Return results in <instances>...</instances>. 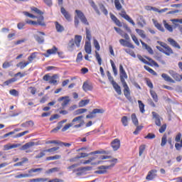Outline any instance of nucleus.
<instances>
[{"label": "nucleus", "mask_w": 182, "mask_h": 182, "mask_svg": "<svg viewBox=\"0 0 182 182\" xmlns=\"http://www.w3.org/2000/svg\"><path fill=\"white\" fill-rule=\"evenodd\" d=\"M152 116L153 119L155 120V124H156L158 127L161 126V117L159 114H157L156 112H152Z\"/></svg>", "instance_id": "nucleus-14"}, {"label": "nucleus", "mask_w": 182, "mask_h": 182, "mask_svg": "<svg viewBox=\"0 0 182 182\" xmlns=\"http://www.w3.org/2000/svg\"><path fill=\"white\" fill-rule=\"evenodd\" d=\"M33 121L30 120V121H27L23 124H21V127H33Z\"/></svg>", "instance_id": "nucleus-29"}, {"label": "nucleus", "mask_w": 182, "mask_h": 182, "mask_svg": "<svg viewBox=\"0 0 182 182\" xmlns=\"http://www.w3.org/2000/svg\"><path fill=\"white\" fill-rule=\"evenodd\" d=\"M159 133H164L166 129H167V124H164L163 125L159 127Z\"/></svg>", "instance_id": "nucleus-59"}, {"label": "nucleus", "mask_w": 182, "mask_h": 182, "mask_svg": "<svg viewBox=\"0 0 182 182\" xmlns=\"http://www.w3.org/2000/svg\"><path fill=\"white\" fill-rule=\"evenodd\" d=\"M144 69L146 70H147V72H149V73H151V75H153L154 76H157V73H156V71H154L153 69H151L150 67L147 66V65H144Z\"/></svg>", "instance_id": "nucleus-38"}, {"label": "nucleus", "mask_w": 182, "mask_h": 182, "mask_svg": "<svg viewBox=\"0 0 182 182\" xmlns=\"http://www.w3.org/2000/svg\"><path fill=\"white\" fill-rule=\"evenodd\" d=\"M132 120L134 126H139V120L137 119V117L136 116V114H132Z\"/></svg>", "instance_id": "nucleus-44"}, {"label": "nucleus", "mask_w": 182, "mask_h": 182, "mask_svg": "<svg viewBox=\"0 0 182 182\" xmlns=\"http://www.w3.org/2000/svg\"><path fill=\"white\" fill-rule=\"evenodd\" d=\"M94 46L97 50H100V44H99V41L96 39H94Z\"/></svg>", "instance_id": "nucleus-61"}, {"label": "nucleus", "mask_w": 182, "mask_h": 182, "mask_svg": "<svg viewBox=\"0 0 182 182\" xmlns=\"http://www.w3.org/2000/svg\"><path fill=\"white\" fill-rule=\"evenodd\" d=\"M26 177H31V175L28 173H21L19 175H16L15 178H25Z\"/></svg>", "instance_id": "nucleus-52"}, {"label": "nucleus", "mask_w": 182, "mask_h": 182, "mask_svg": "<svg viewBox=\"0 0 182 182\" xmlns=\"http://www.w3.org/2000/svg\"><path fill=\"white\" fill-rule=\"evenodd\" d=\"M145 139H149V140H151L153 139H156V134L152 133H149L147 136L144 137Z\"/></svg>", "instance_id": "nucleus-62"}, {"label": "nucleus", "mask_w": 182, "mask_h": 182, "mask_svg": "<svg viewBox=\"0 0 182 182\" xmlns=\"http://www.w3.org/2000/svg\"><path fill=\"white\" fill-rule=\"evenodd\" d=\"M136 33H138V35H139L142 39H146V33H144V31L141 30V29H139V28H136Z\"/></svg>", "instance_id": "nucleus-36"}, {"label": "nucleus", "mask_w": 182, "mask_h": 182, "mask_svg": "<svg viewBox=\"0 0 182 182\" xmlns=\"http://www.w3.org/2000/svg\"><path fill=\"white\" fill-rule=\"evenodd\" d=\"M35 39L38 43H43L45 42L43 37H41L39 36H35Z\"/></svg>", "instance_id": "nucleus-53"}, {"label": "nucleus", "mask_w": 182, "mask_h": 182, "mask_svg": "<svg viewBox=\"0 0 182 182\" xmlns=\"http://www.w3.org/2000/svg\"><path fill=\"white\" fill-rule=\"evenodd\" d=\"M86 32V41L85 42H90L92 41V33L90 32V30H89L87 28H85Z\"/></svg>", "instance_id": "nucleus-30"}, {"label": "nucleus", "mask_w": 182, "mask_h": 182, "mask_svg": "<svg viewBox=\"0 0 182 182\" xmlns=\"http://www.w3.org/2000/svg\"><path fill=\"white\" fill-rule=\"evenodd\" d=\"M111 147L113 149L114 151H117L120 149V139H115L111 142Z\"/></svg>", "instance_id": "nucleus-12"}, {"label": "nucleus", "mask_w": 182, "mask_h": 182, "mask_svg": "<svg viewBox=\"0 0 182 182\" xmlns=\"http://www.w3.org/2000/svg\"><path fill=\"white\" fill-rule=\"evenodd\" d=\"M166 144H167V135L164 134L161 138V147H164Z\"/></svg>", "instance_id": "nucleus-49"}, {"label": "nucleus", "mask_w": 182, "mask_h": 182, "mask_svg": "<svg viewBox=\"0 0 182 182\" xmlns=\"http://www.w3.org/2000/svg\"><path fill=\"white\" fill-rule=\"evenodd\" d=\"M161 77L164 78L165 82H169V83H176V81L171 78L166 73H162L161 74Z\"/></svg>", "instance_id": "nucleus-19"}, {"label": "nucleus", "mask_w": 182, "mask_h": 182, "mask_svg": "<svg viewBox=\"0 0 182 182\" xmlns=\"http://www.w3.org/2000/svg\"><path fill=\"white\" fill-rule=\"evenodd\" d=\"M140 42L143 46V48H145L146 50H147V52L150 53V55H153L154 53V51H153V48L149 46L146 43L143 42V41L140 40Z\"/></svg>", "instance_id": "nucleus-24"}, {"label": "nucleus", "mask_w": 182, "mask_h": 182, "mask_svg": "<svg viewBox=\"0 0 182 182\" xmlns=\"http://www.w3.org/2000/svg\"><path fill=\"white\" fill-rule=\"evenodd\" d=\"M31 9L33 11V12H35V14H37L38 15H43V12L35 6L31 7Z\"/></svg>", "instance_id": "nucleus-47"}, {"label": "nucleus", "mask_w": 182, "mask_h": 182, "mask_svg": "<svg viewBox=\"0 0 182 182\" xmlns=\"http://www.w3.org/2000/svg\"><path fill=\"white\" fill-rule=\"evenodd\" d=\"M75 14L77 16L74 18L75 26L77 28L79 26V19H80L81 22L84 23V25L89 26V22L87 21V18L85 16V14L80 10H75Z\"/></svg>", "instance_id": "nucleus-3"}, {"label": "nucleus", "mask_w": 182, "mask_h": 182, "mask_svg": "<svg viewBox=\"0 0 182 182\" xmlns=\"http://www.w3.org/2000/svg\"><path fill=\"white\" fill-rule=\"evenodd\" d=\"M82 42V36L75 35V39H71L68 46V50L70 52H73L75 49V44L76 45L77 48H80V43Z\"/></svg>", "instance_id": "nucleus-4"}, {"label": "nucleus", "mask_w": 182, "mask_h": 182, "mask_svg": "<svg viewBox=\"0 0 182 182\" xmlns=\"http://www.w3.org/2000/svg\"><path fill=\"white\" fill-rule=\"evenodd\" d=\"M168 42L173 48H177V49H181V47L180 46V45L178 44L177 42L174 39H173L171 38H168Z\"/></svg>", "instance_id": "nucleus-20"}, {"label": "nucleus", "mask_w": 182, "mask_h": 182, "mask_svg": "<svg viewBox=\"0 0 182 182\" xmlns=\"http://www.w3.org/2000/svg\"><path fill=\"white\" fill-rule=\"evenodd\" d=\"M111 66L112 68V71L114 73V76H117V68H116V65L114 64V62L112 61V60H110Z\"/></svg>", "instance_id": "nucleus-42"}, {"label": "nucleus", "mask_w": 182, "mask_h": 182, "mask_svg": "<svg viewBox=\"0 0 182 182\" xmlns=\"http://www.w3.org/2000/svg\"><path fill=\"white\" fill-rule=\"evenodd\" d=\"M89 3L90 4L92 8L95 11V12L98 14L100 15V11H99V9H97V6L95 4V1L93 0H90Z\"/></svg>", "instance_id": "nucleus-32"}, {"label": "nucleus", "mask_w": 182, "mask_h": 182, "mask_svg": "<svg viewBox=\"0 0 182 182\" xmlns=\"http://www.w3.org/2000/svg\"><path fill=\"white\" fill-rule=\"evenodd\" d=\"M85 50L88 55L92 53V43L90 42H85Z\"/></svg>", "instance_id": "nucleus-23"}, {"label": "nucleus", "mask_w": 182, "mask_h": 182, "mask_svg": "<svg viewBox=\"0 0 182 182\" xmlns=\"http://www.w3.org/2000/svg\"><path fill=\"white\" fill-rule=\"evenodd\" d=\"M168 73L175 80H176V82H180V74L177 73L176 71L173 70H169Z\"/></svg>", "instance_id": "nucleus-16"}, {"label": "nucleus", "mask_w": 182, "mask_h": 182, "mask_svg": "<svg viewBox=\"0 0 182 182\" xmlns=\"http://www.w3.org/2000/svg\"><path fill=\"white\" fill-rule=\"evenodd\" d=\"M139 18L141 21H139L138 25H139L141 28H144V25H146V20L144 19L143 16H140Z\"/></svg>", "instance_id": "nucleus-55"}, {"label": "nucleus", "mask_w": 182, "mask_h": 182, "mask_svg": "<svg viewBox=\"0 0 182 182\" xmlns=\"http://www.w3.org/2000/svg\"><path fill=\"white\" fill-rule=\"evenodd\" d=\"M73 123L67 124L64 126V127L62 129V132H66V130L69 129L72 126H73Z\"/></svg>", "instance_id": "nucleus-58"}, {"label": "nucleus", "mask_w": 182, "mask_h": 182, "mask_svg": "<svg viewBox=\"0 0 182 182\" xmlns=\"http://www.w3.org/2000/svg\"><path fill=\"white\" fill-rule=\"evenodd\" d=\"M93 154H109L108 151L102 150V151H95L90 152V154L81 153L80 156H77V159H85V157H88V156H92Z\"/></svg>", "instance_id": "nucleus-8"}, {"label": "nucleus", "mask_w": 182, "mask_h": 182, "mask_svg": "<svg viewBox=\"0 0 182 182\" xmlns=\"http://www.w3.org/2000/svg\"><path fill=\"white\" fill-rule=\"evenodd\" d=\"M157 177V170L152 169L148 172V174L146 177V180L151 181L154 178H156Z\"/></svg>", "instance_id": "nucleus-13"}, {"label": "nucleus", "mask_w": 182, "mask_h": 182, "mask_svg": "<svg viewBox=\"0 0 182 182\" xmlns=\"http://www.w3.org/2000/svg\"><path fill=\"white\" fill-rule=\"evenodd\" d=\"M105 112V109H94L92 112L86 116V119H93L96 117V114H103Z\"/></svg>", "instance_id": "nucleus-10"}, {"label": "nucleus", "mask_w": 182, "mask_h": 182, "mask_svg": "<svg viewBox=\"0 0 182 182\" xmlns=\"http://www.w3.org/2000/svg\"><path fill=\"white\" fill-rule=\"evenodd\" d=\"M114 164H112L110 166H99V171H97L98 174H105V173H106V170H107V168H110V167H114Z\"/></svg>", "instance_id": "nucleus-18"}, {"label": "nucleus", "mask_w": 182, "mask_h": 182, "mask_svg": "<svg viewBox=\"0 0 182 182\" xmlns=\"http://www.w3.org/2000/svg\"><path fill=\"white\" fill-rule=\"evenodd\" d=\"M144 150H146V145H141L139 146V156H141L144 153Z\"/></svg>", "instance_id": "nucleus-64"}, {"label": "nucleus", "mask_w": 182, "mask_h": 182, "mask_svg": "<svg viewBox=\"0 0 182 182\" xmlns=\"http://www.w3.org/2000/svg\"><path fill=\"white\" fill-rule=\"evenodd\" d=\"M28 65H29V63L26 62H20L16 64L17 68H20V69H25V68H26V66H28Z\"/></svg>", "instance_id": "nucleus-39"}, {"label": "nucleus", "mask_w": 182, "mask_h": 182, "mask_svg": "<svg viewBox=\"0 0 182 182\" xmlns=\"http://www.w3.org/2000/svg\"><path fill=\"white\" fill-rule=\"evenodd\" d=\"M58 171H60V168L55 167L46 171V174H51V173H58Z\"/></svg>", "instance_id": "nucleus-34"}, {"label": "nucleus", "mask_w": 182, "mask_h": 182, "mask_svg": "<svg viewBox=\"0 0 182 182\" xmlns=\"http://www.w3.org/2000/svg\"><path fill=\"white\" fill-rule=\"evenodd\" d=\"M82 90H84V92L93 90V85L89 83V82L85 81L83 82V85H82Z\"/></svg>", "instance_id": "nucleus-15"}, {"label": "nucleus", "mask_w": 182, "mask_h": 182, "mask_svg": "<svg viewBox=\"0 0 182 182\" xmlns=\"http://www.w3.org/2000/svg\"><path fill=\"white\" fill-rule=\"evenodd\" d=\"M95 58L98 62V64L100 65H102V58H100V55L99 54V53H97V51H95Z\"/></svg>", "instance_id": "nucleus-57"}, {"label": "nucleus", "mask_w": 182, "mask_h": 182, "mask_svg": "<svg viewBox=\"0 0 182 182\" xmlns=\"http://www.w3.org/2000/svg\"><path fill=\"white\" fill-rule=\"evenodd\" d=\"M119 15H120V16H122V18H124V19H126V21L129 22V23H132V25H133V26H134V25H136V23H134L133 19H132V18H130L129 16L127 15L126 11H121L119 13Z\"/></svg>", "instance_id": "nucleus-11"}, {"label": "nucleus", "mask_w": 182, "mask_h": 182, "mask_svg": "<svg viewBox=\"0 0 182 182\" xmlns=\"http://www.w3.org/2000/svg\"><path fill=\"white\" fill-rule=\"evenodd\" d=\"M107 76L109 82H111V85L113 84V82H116V81H114V80H113V77H112V75L110 74V71H107Z\"/></svg>", "instance_id": "nucleus-60"}, {"label": "nucleus", "mask_w": 182, "mask_h": 182, "mask_svg": "<svg viewBox=\"0 0 182 182\" xmlns=\"http://www.w3.org/2000/svg\"><path fill=\"white\" fill-rule=\"evenodd\" d=\"M59 159H60V155H55L53 156H48L46 158V160L48 161H50V160H59Z\"/></svg>", "instance_id": "nucleus-56"}, {"label": "nucleus", "mask_w": 182, "mask_h": 182, "mask_svg": "<svg viewBox=\"0 0 182 182\" xmlns=\"http://www.w3.org/2000/svg\"><path fill=\"white\" fill-rule=\"evenodd\" d=\"M9 93L11 95V96H19V92L16 90H10Z\"/></svg>", "instance_id": "nucleus-63"}, {"label": "nucleus", "mask_w": 182, "mask_h": 182, "mask_svg": "<svg viewBox=\"0 0 182 182\" xmlns=\"http://www.w3.org/2000/svg\"><path fill=\"white\" fill-rule=\"evenodd\" d=\"M36 58V53H31V55L28 57V61H27V63H28V64L32 63V62L33 61V59H35Z\"/></svg>", "instance_id": "nucleus-46"}, {"label": "nucleus", "mask_w": 182, "mask_h": 182, "mask_svg": "<svg viewBox=\"0 0 182 182\" xmlns=\"http://www.w3.org/2000/svg\"><path fill=\"white\" fill-rule=\"evenodd\" d=\"M163 23L166 28V29H167V31H168V32H173V27L169 25L167 21H166V20L163 21Z\"/></svg>", "instance_id": "nucleus-41"}, {"label": "nucleus", "mask_w": 182, "mask_h": 182, "mask_svg": "<svg viewBox=\"0 0 182 182\" xmlns=\"http://www.w3.org/2000/svg\"><path fill=\"white\" fill-rule=\"evenodd\" d=\"M43 79L46 82H48L50 85H53L54 86H56L58 83V79H59V75L58 74H55L50 76L49 74H46L43 76Z\"/></svg>", "instance_id": "nucleus-6"}, {"label": "nucleus", "mask_w": 182, "mask_h": 182, "mask_svg": "<svg viewBox=\"0 0 182 182\" xmlns=\"http://www.w3.org/2000/svg\"><path fill=\"white\" fill-rule=\"evenodd\" d=\"M58 52V48L56 46H53L52 48L47 50V53L44 54L46 58H49L50 55H55Z\"/></svg>", "instance_id": "nucleus-17"}, {"label": "nucleus", "mask_w": 182, "mask_h": 182, "mask_svg": "<svg viewBox=\"0 0 182 182\" xmlns=\"http://www.w3.org/2000/svg\"><path fill=\"white\" fill-rule=\"evenodd\" d=\"M110 18L113 21V22H114V23L117 25V26H119V28H121V26H122V22H120V20L117 19V17H116V16H114V14H110Z\"/></svg>", "instance_id": "nucleus-26"}, {"label": "nucleus", "mask_w": 182, "mask_h": 182, "mask_svg": "<svg viewBox=\"0 0 182 182\" xmlns=\"http://www.w3.org/2000/svg\"><path fill=\"white\" fill-rule=\"evenodd\" d=\"M82 119H83V116L76 117L73 119L71 123H73V124H75V123H78L74 125L75 129H79V127H82V125L84 124L85 122L82 120Z\"/></svg>", "instance_id": "nucleus-9"}, {"label": "nucleus", "mask_w": 182, "mask_h": 182, "mask_svg": "<svg viewBox=\"0 0 182 182\" xmlns=\"http://www.w3.org/2000/svg\"><path fill=\"white\" fill-rule=\"evenodd\" d=\"M157 43L160 45V46L161 47L156 46V49H158L159 52H162V53H164L165 55H166V56H170V55H173V53H174L173 52V49H171L170 46L167 45V43L161 41H157Z\"/></svg>", "instance_id": "nucleus-2"}, {"label": "nucleus", "mask_w": 182, "mask_h": 182, "mask_svg": "<svg viewBox=\"0 0 182 182\" xmlns=\"http://www.w3.org/2000/svg\"><path fill=\"white\" fill-rule=\"evenodd\" d=\"M137 58L141 60V62H142L143 63H145V65H151L153 66H155V68H160V65H159V64L156 61H154V60L149 57H146V58L147 59V60H149V62L146 61V59H144L143 56L140 55H137Z\"/></svg>", "instance_id": "nucleus-7"}, {"label": "nucleus", "mask_w": 182, "mask_h": 182, "mask_svg": "<svg viewBox=\"0 0 182 182\" xmlns=\"http://www.w3.org/2000/svg\"><path fill=\"white\" fill-rule=\"evenodd\" d=\"M37 23L40 26H46V23H45V17L43 16H40L37 17Z\"/></svg>", "instance_id": "nucleus-27"}, {"label": "nucleus", "mask_w": 182, "mask_h": 182, "mask_svg": "<svg viewBox=\"0 0 182 182\" xmlns=\"http://www.w3.org/2000/svg\"><path fill=\"white\" fill-rule=\"evenodd\" d=\"M48 180H49L48 178H38L31 179V182H45L48 181Z\"/></svg>", "instance_id": "nucleus-43"}, {"label": "nucleus", "mask_w": 182, "mask_h": 182, "mask_svg": "<svg viewBox=\"0 0 182 182\" xmlns=\"http://www.w3.org/2000/svg\"><path fill=\"white\" fill-rule=\"evenodd\" d=\"M60 12L67 21H70V14L66 11V9H65L64 7H61Z\"/></svg>", "instance_id": "nucleus-25"}, {"label": "nucleus", "mask_w": 182, "mask_h": 182, "mask_svg": "<svg viewBox=\"0 0 182 182\" xmlns=\"http://www.w3.org/2000/svg\"><path fill=\"white\" fill-rule=\"evenodd\" d=\"M138 105L141 113H144V112H146V109H144V104L143 103V102H141V100H138Z\"/></svg>", "instance_id": "nucleus-40"}, {"label": "nucleus", "mask_w": 182, "mask_h": 182, "mask_svg": "<svg viewBox=\"0 0 182 182\" xmlns=\"http://www.w3.org/2000/svg\"><path fill=\"white\" fill-rule=\"evenodd\" d=\"M150 95L151 97L153 98L154 101L157 103L159 102V97L157 96V93L154 90H150Z\"/></svg>", "instance_id": "nucleus-31"}, {"label": "nucleus", "mask_w": 182, "mask_h": 182, "mask_svg": "<svg viewBox=\"0 0 182 182\" xmlns=\"http://www.w3.org/2000/svg\"><path fill=\"white\" fill-rule=\"evenodd\" d=\"M112 85L117 95H122V87H120V85L116 82H112Z\"/></svg>", "instance_id": "nucleus-22"}, {"label": "nucleus", "mask_w": 182, "mask_h": 182, "mask_svg": "<svg viewBox=\"0 0 182 182\" xmlns=\"http://www.w3.org/2000/svg\"><path fill=\"white\" fill-rule=\"evenodd\" d=\"M131 37L135 45H136V46H140V42H139L137 37L134 34H131Z\"/></svg>", "instance_id": "nucleus-48"}, {"label": "nucleus", "mask_w": 182, "mask_h": 182, "mask_svg": "<svg viewBox=\"0 0 182 182\" xmlns=\"http://www.w3.org/2000/svg\"><path fill=\"white\" fill-rule=\"evenodd\" d=\"M121 122L124 127H126V126H129V120L126 116L122 117Z\"/></svg>", "instance_id": "nucleus-50"}, {"label": "nucleus", "mask_w": 182, "mask_h": 182, "mask_svg": "<svg viewBox=\"0 0 182 182\" xmlns=\"http://www.w3.org/2000/svg\"><path fill=\"white\" fill-rule=\"evenodd\" d=\"M119 77L124 87V95L128 100H130L132 99V97H130V88H129V85H127L125 80L127 79V73H126V70H124L122 64L119 65Z\"/></svg>", "instance_id": "nucleus-1"}, {"label": "nucleus", "mask_w": 182, "mask_h": 182, "mask_svg": "<svg viewBox=\"0 0 182 182\" xmlns=\"http://www.w3.org/2000/svg\"><path fill=\"white\" fill-rule=\"evenodd\" d=\"M89 103H90V100H82L79 102V107H85V106H87Z\"/></svg>", "instance_id": "nucleus-33"}, {"label": "nucleus", "mask_w": 182, "mask_h": 182, "mask_svg": "<svg viewBox=\"0 0 182 182\" xmlns=\"http://www.w3.org/2000/svg\"><path fill=\"white\" fill-rule=\"evenodd\" d=\"M114 5H115V8H116V9H117V11H120V9H122V4H120L119 0H114Z\"/></svg>", "instance_id": "nucleus-51"}, {"label": "nucleus", "mask_w": 182, "mask_h": 182, "mask_svg": "<svg viewBox=\"0 0 182 182\" xmlns=\"http://www.w3.org/2000/svg\"><path fill=\"white\" fill-rule=\"evenodd\" d=\"M55 29H56L57 32H63V31H65V27H63V26L60 25V23H59V22L55 21Z\"/></svg>", "instance_id": "nucleus-28"}, {"label": "nucleus", "mask_w": 182, "mask_h": 182, "mask_svg": "<svg viewBox=\"0 0 182 182\" xmlns=\"http://www.w3.org/2000/svg\"><path fill=\"white\" fill-rule=\"evenodd\" d=\"M87 112V109L86 108H80L74 112V114L76 116L77 114H82V113H86Z\"/></svg>", "instance_id": "nucleus-37"}, {"label": "nucleus", "mask_w": 182, "mask_h": 182, "mask_svg": "<svg viewBox=\"0 0 182 182\" xmlns=\"http://www.w3.org/2000/svg\"><path fill=\"white\" fill-rule=\"evenodd\" d=\"M124 52L128 53V55H130V56H132V58H136V53H134V51L132 50H130L129 48H125L124 49Z\"/></svg>", "instance_id": "nucleus-45"}, {"label": "nucleus", "mask_w": 182, "mask_h": 182, "mask_svg": "<svg viewBox=\"0 0 182 182\" xmlns=\"http://www.w3.org/2000/svg\"><path fill=\"white\" fill-rule=\"evenodd\" d=\"M153 22H154V26H156L159 29V31H161V32H164V28L163 27V26H161V24L154 21V19H153Z\"/></svg>", "instance_id": "nucleus-35"}, {"label": "nucleus", "mask_w": 182, "mask_h": 182, "mask_svg": "<svg viewBox=\"0 0 182 182\" xmlns=\"http://www.w3.org/2000/svg\"><path fill=\"white\" fill-rule=\"evenodd\" d=\"M14 82H16V78H11L4 82L6 86H9V85L14 83Z\"/></svg>", "instance_id": "nucleus-54"}, {"label": "nucleus", "mask_w": 182, "mask_h": 182, "mask_svg": "<svg viewBox=\"0 0 182 182\" xmlns=\"http://www.w3.org/2000/svg\"><path fill=\"white\" fill-rule=\"evenodd\" d=\"M33 146H35V142L30 141L23 145L20 148V150H28V149H31V147H33Z\"/></svg>", "instance_id": "nucleus-21"}, {"label": "nucleus", "mask_w": 182, "mask_h": 182, "mask_svg": "<svg viewBox=\"0 0 182 182\" xmlns=\"http://www.w3.org/2000/svg\"><path fill=\"white\" fill-rule=\"evenodd\" d=\"M121 36L125 39H119V43L120 45H122V46H125L126 48L134 49V45L129 41H130V36H129V34L123 32Z\"/></svg>", "instance_id": "nucleus-5"}]
</instances>
